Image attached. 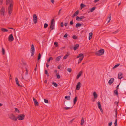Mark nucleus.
<instances>
[{
    "label": "nucleus",
    "mask_w": 126,
    "mask_h": 126,
    "mask_svg": "<svg viewBox=\"0 0 126 126\" xmlns=\"http://www.w3.org/2000/svg\"><path fill=\"white\" fill-rule=\"evenodd\" d=\"M13 1L12 0H6V3L7 5L8 3H10V5L8 7V12L9 14H11L12 11L13 9Z\"/></svg>",
    "instance_id": "f257e3e1"
},
{
    "label": "nucleus",
    "mask_w": 126,
    "mask_h": 126,
    "mask_svg": "<svg viewBox=\"0 0 126 126\" xmlns=\"http://www.w3.org/2000/svg\"><path fill=\"white\" fill-rule=\"evenodd\" d=\"M84 57V55L82 53H80L77 57L76 58H78L80 57L79 59L78 62V64H79L83 59Z\"/></svg>",
    "instance_id": "f03ea898"
},
{
    "label": "nucleus",
    "mask_w": 126,
    "mask_h": 126,
    "mask_svg": "<svg viewBox=\"0 0 126 126\" xmlns=\"http://www.w3.org/2000/svg\"><path fill=\"white\" fill-rule=\"evenodd\" d=\"M104 50L103 49L99 50L98 51L96 52V54L98 56H101L103 55L104 53Z\"/></svg>",
    "instance_id": "7ed1b4c3"
},
{
    "label": "nucleus",
    "mask_w": 126,
    "mask_h": 126,
    "mask_svg": "<svg viewBox=\"0 0 126 126\" xmlns=\"http://www.w3.org/2000/svg\"><path fill=\"white\" fill-rule=\"evenodd\" d=\"M35 49L34 46L33 44H32L31 47V56H33L34 54Z\"/></svg>",
    "instance_id": "20e7f679"
},
{
    "label": "nucleus",
    "mask_w": 126,
    "mask_h": 126,
    "mask_svg": "<svg viewBox=\"0 0 126 126\" xmlns=\"http://www.w3.org/2000/svg\"><path fill=\"white\" fill-rule=\"evenodd\" d=\"M9 118L11 120H14L15 121H16L17 120V118L15 117V116L12 113L10 115Z\"/></svg>",
    "instance_id": "39448f33"
},
{
    "label": "nucleus",
    "mask_w": 126,
    "mask_h": 126,
    "mask_svg": "<svg viewBox=\"0 0 126 126\" xmlns=\"http://www.w3.org/2000/svg\"><path fill=\"white\" fill-rule=\"evenodd\" d=\"M25 117V115L24 114H19L18 115L17 118L20 120H22Z\"/></svg>",
    "instance_id": "423d86ee"
},
{
    "label": "nucleus",
    "mask_w": 126,
    "mask_h": 126,
    "mask_svg": "<svg viewBox=\"0 0 126 126\" xmlns=\"http://www.w3.org/2000/svg\"><path fill=\"white\" fill-rule=\"evenodd\" d=\"M33 21L34 23L36 24L37 22V18L36 14H34L33 15Z\"/></svg>",
    "instance_id": "0eeeda50"
},
{
    "label": "nucleus",
    "mask_w": 126,
    "mask_h": 126,
    "mask_svg": "<svg viewBox=\"0 0 126 126\" xmlns=\"http://www.w3.org/2000/svg\"><path fill=\"white\" fill-rule=\"evenodd\" d=\"M14 38L12 34L10 35L8 37V40L10 41H12L14 40Z\"/></svg>",
    "instance_id": "6e6552de"
},
{
    "label": "nucleus",
    "mask_w": 126,
    "mask_h": 126,
    "mask_svg": "<svg viewBox=\"0 0 126 126\" xmlns=\"http://www.w3.org/2000/svg\"><path fill=\"white\" fill-rule=\"evenodd\" d=\"M114 81V79L113 78H111L108 81V83L110 85Z\"/></svg>",
    "instance_id": "1a4fd4ad"
},
{
    "label": "nucleus",
    "mask_w": 126,
    "mask_h": 126,
    "mask_svg": "<svg viewBox=\"0 0 126 126\" xmlns=\"http://www.w3.org/2000/svg\"><path fill=\"white\" fill-rule=\"evenodd\" d=\"M15 81L16 84L17 85L20 87H22V85H20L19 84L18 79L17 77H16L15 78Z\"/></svg>",
    "instance_id": "9d476101"
},
{
    "label": "nucleus",
    "mask_w": 126,
    "mask_h": 126,
    "mask_svg": "<svg viewBox=\"0 0 126 126\" xmlns=\"http://www.w3.org/2000/svg\"><path fill=\"white\" fill-rule=\"evenodd\" d=\"M15 81L16 84L17 85L20 87H22V85H20L19 84L18 79L17 77H16L15 78Z\"/></svg>",
    "instance_id": "9b49d317"
},
{
    "label": "nucleus",
    "mask_w": 126,
    "mask_h": 126,
    "mask_svg": "<svg viewBox=\"0 0 126 126\" xmlns=\"http://www.w3.org/2000/svg\"><path fill=\"white\" fill-rule=\"evenodd\" d=\"M80 84L81 83L80 82H79L78 83L76 87V89L77 90H79L80 89Z\"/></svg>",
    "instance_id": "f8f14e48"
},
{
    "label": "nucleus",
    "mask_w": 126,
    "mask_h": 126,
    "mask_svg": "<svg viewBox=\"0 0 126 126\" xmlns=\"http://www.w3.org/2000/svg\"><path fill=\"white\" fill-rule=\"evenodd\" d=\"M79 13V10H77L76 11L74 14H73L72 16V17L73 18L75 16H77L78 14Z\"/></svg>",
    "instance_id": "ddd939ff"
},
{
    "label": "nucleus",
    "mask_w": 126,
    "mask_h": 126,
    "mask_svg": "<svg viewBox=\"0 0 126 126\" xmlns=\"http://www.w3.org/2000/svg\"><path fill=\"white\" fill-rule=\"evenodd\" d=\"M111 14H110L109 15V16L107 18V20H108L107 23H108L110 22L111 19Z\"/></svg>",
    "instance_id": "4468645a"
},
{
    "label": "nucleus",
    "mask_w": 126,
    "mask_h": 126,
    "mask_svg": "<svg viewBox=\"0 0 126 126\" xmlns=\"http://www.w3.org/2000/svg\"><path fill=\"white\" fill-rule=\"evenodd\" d=\"M33 99L34 102V104L35 105L38 106V102H37L36 99L34 97L33 98Z\"/></svg>",
    "instance_id": "2eb2a0df"
},
{
    "label": "nucleus",
    "mask_w": 126,
    "mask_h": 126,
    "mask_svg": "<svg viewBox=\"0 0 126 126\" xmlns=\"http://www.w3.org/2000/svg\"><path fill=\"white\" fill-rule=\"evenodd\" d=\"M82 73V71H80L77 75L76 77L77 79H78L81 75Z\"/></svg>",
    "instance_id": "dca6fc26"
},
{
    "label": "nucleus",
    "mask_w": 126,
    "mask_h": 126,
    "mask_svg": "<svg viewBox=\"0 0 126 126\" xmlns=\"http://www.w3.org/2000/svg\"><path fill=\"white\" fill-rule=\"evenodd\" d=\"M79 44H76L73 47V48L74 50H76L79 47Z\"/></svg>",
    "instance_id": "f3484780"
},
{
    "label": "nucleus",
    "mask_w": 126,
    "mask_h": 126,
    "mask_svg": "<svg viewBox=\"0 0 126 126\" xmlns=\"http://www.w3.org/2000/svg\"><path fill=\"white\" fill-rule=\"evenodd\" d=\"M122 74L121 73H119L118 75V78L119 79H120L122 78Z\"/></svg>",
    "instance_id": "a211bd4d"
},
{
    "label": "nucleus",
    "mask_w": 126,
    "mask_h": 126,
    "mask_svg": "<svg viewBox=\"0 0 126 126\" xmlns=\"http://www.w3.org/2000/svg\"><path fill=\"white\" fill-rule=\"evenodd\" d=\"M77 97L76 96L75 97L73 100V103L74 104H75L77 100Z\"/></svg>",
    "instance_id": "6ab92c4d"
},
{
    "label": "nucleus",
    "mask_w": 126,
    "mask_h": 126,
    "mask_svg": "<svg viewBox=\"0 0 126 126\" xmlns=\"http://www.w3.org/2000/svg\"><path fill=\"white\" fill-rule=\"evenodd\" d=\"M61 56H59L57 57L55 59V61L56 62L59 61L61 58Z\"/></svg>",
    "instance_id": "aec40b11"
},
{
    "label": "nucleus",
    "mask_w": 126,
    "mask_h": 126,
    "mask_svg": "<svg viewBox=\"0 0 126 126\" xmlns=\"http://www.w3.org/2000/svg\"><path fill=\"white\" fill-rule=\"evenodd\" d=\"M92 32H91L89 34V40H90L91 39L92 37Z\"/></svg>",
    "instance_id": "412c9836"
},
{
    "label": "nucleus",
    "mask_w": 126,
    "mask_h": 126,
    "mask_svg": "<svg viewBox=\"0 0 126 126\" xmlns=\"http://www.w3.org/2000/svg\"><path fill=\"white\" fill-rule=\"evenodd\" d=\"M81 26V24L78 23H77L76 25V28H78V27H79Z\"/></svg>",
    "instance_id": "4be33fe9"
},
{
    "label": "nucleus",
    "mask_w": 126,
    "mask_h": 126,
    "mask_svg": "<svg viewBox=\"0 0 126 126\" xmlns=\"http://www.w3.org/2000/svg\"><path fill=\"white\" fill-rule=\"evenodd\" d=\"M54 24H51L50 26V28L51 30H52L54 29Z\"/></svg>",
    "instance_id": "5701e85b"
},
{
    "label": "nucleus",
    "mask_w": 126,
    "mask_h": 126,
    "mask_svg": "<svg viewBox=\"0 0 126 126\" xmlns=\"http://www.w3.org/2000/svg\"><path fill=\"white\" fill-rule=\"evenodd\" d=\"M89 10H90L89 12H93L94 10V7H93L91 8Z\"/></svg>",
    "instance_id": "b1692460"
},
{
    "label": "nucleus",
    "mask_w": 126,
    "mask_h": 126,
    "mask_svg": "<svg viewBox=\"0 0 126 126\" xmlns=\"http://www.w3.org/2000/svg\"><path fill=\"white\" fill-rule=\"evenodd\" d=\"M84 122V118L83 117H82V119H81V125H83V124Z\"/></svg>",
    "instance_id": "393cba45"
},
{
    "label": "nucleus",
    "mask_w": 126,
    "mask_h": 126,
    "mask_svg": "<svg viewBox=\"0 0 126 126\" xmlns=\"http://www.w3.org/2000/svg\"><path fill=\"white\" fill-rule=\"evenodd\" d=\"M1 30L2 31L4 32H7L8 31V30H7V29L4 28H2L1 29Z\"/></svg>",
    "instance_id": "a878e982"
},
{
    "label": "nucleus",
    "mask_w": 126,
    "mask_h": 126,
    "mask_svg": "<svg viewBox=\"0 0 126 126\" xmlns=\"http://www.w3.org/2000/svg\"><path fill=\"white\" fill-rule=\"evenodd\" d=\"M1 12H2L3 13V15H4V12H5V10L4 8L3 7H2L1 8V10H0Z\"/></svg>",
    "instance_id": "bb28decb"
},
{
    "label": "nucleus",
    "mask_w": 126,
    "mask_h": 126,
    "mask_svg": "<svg viewBox=\"0 0 126 126\" xmlns=\"http://www.w3.org/2000/svg\"><path fill=\"white\" fill-rule=\"evenodd\" d=\"M2 54L4 55L5 54V50L3 47L2 48Z\"/></svg>",
    "instance_id": "cd10ccee"
},
{
    "label": "nucleus",
    "mask_w": 126,
    "mask_h": 126,
    "mask_svg": "<svg viewBox=\"0 0 126 126\" xmlns=\"http://www.w3.org/2000/svg\"><path fill=\"white\" fill-rule=\"evenodd\" d=\"M114 93L117 96L118 95V93L117 89H116L114 91Z\"/></svg>",
    "instance_id": "c85d7f7f"
},
{
    "label": "nucleus",
    "mask_w": 126,
    "mask_h": 126,
    "mask_svg": "<svg viewBox=\"0 0 126 126\" xmlns=\"http://www.w3.org/2000/svg\"><path fill=\"white\" fill-rule=\"evenodd\" d=\"M65 98L68 100H70V98L69 96H66L65 97Z\"/></svg>",
    "instance_id": "c756f323"
},
{
    "label": "nucleus",
    "mask_w": 126,
    "mask_h": 126,
    "mask_svg": "<svg viewBox=\"0 0 126 126\" xmlns=\"http://www.w3.org/2000/svg\"><path fill=\"white\" fill-rule=\"evenodd\" d=\"M93 95L94 97L92 99V100L93 102H94V92H93Z\"/></svg>",
    "instance_id": "7c9ffc66"
},
{
    "label": "nucleus",
    "mask_w": 126,
    "mask_h": 126,
    "mask_svg": "<svg viewBox=\"0 0 126 126\" xmlns=\"http://www.w3.org/2000/svg\"><path fill=\"white\" fill-rule=\"evenodd\" d=\"M98 106L99 108L101 107V105L99 101H98L97 103Z\"/></svg>",
    "instance_id": "2f4dec72"
},
{
    "label": "nucleus",
    "mask_w": 126,
    "mask_h": 126,
    "mask_svg": "<svg viewBox=\"0 0 126 126\" xmlns=\"http://www.w3.org/2000/svg\"><path fill=\"white\" fill-rule=\"evenodd\" d=\"M76 20L77 21H81L82 20L80 19V17L78 16H77L76 18Z\"/></svg>",
    "instance_id": "473e14b6"
},
{
    "label": "nucleus",
    "mask_w": 126,
    "mask_h": 126,
    "mask_svg": "<svg viewBox=\"0 0 126 126\" xmlns=\"http://www.w3.org/2000/svg\"><path fill=\"white\" fill-rule=\"evenodd\" d=\"M86 6L85 5H84L83 3H82L80 5V7L82 9V8Z\"/></svg>",
    "instance_id": "72a5a7b5"
},
{
    "label": "nucleus",
    "mask_w": 126,
    "mask_h": 126,
    "mask_svg": "<svg viewBox=\"0 0 126 126\" xmlns=\"http://www.w3.org/2000/svg\"><path fill=\"white\" fill-rule=\"evenodd\" d=\"M120 65V64H117L115 65L113 68V69H114L115 68L118 66Z\"/></svg>",
    "instance_id": "f704fd0d"
},
{
    "label": "nucleus",
    "mask_w": 126,
    "mask_h": 126,
    "mask_svg": "<svg viewBox=\"0 0 126 126\" xmlns=\"http://www.w3.org/2000/svg\"><path fill=\"white\" fill-rule=\"evenodd\" d=\"M48 24H47L45 23L44 24V28H47L48 26Z\"/></svg>",
    "instance_id": "c9c22d12"
},
{
    "label": "nucleus",
    "mask_w": 126,
    "mask_h": 126,
    "mask_svg": "<svg viewBox=\"0 0 126 126\" xmlns=\"http://www.w3.org/2000/svg\"><path fill=\"white\" fill-rule=\"evenodd\" d=\"M52 84L55 87H57L58 85L57 83L54 82H53Z\"/></svg>",
    "instance_id": "e433bc0d"
},
{
    "label": "nucleus",
    "mask_w": 126,
    "mask_h": 126,
    "mask_svg": "<svg viewBox=\"0 0 126 126\" xmlns=\"http://www.w3.org/2000/svg\"><path fill=\"white\" fill-rule=\"evenodd\" d=\"M15 109L16 111L18 112V113H19V111L18 109L16 108H15Z\"/></svg>",
    "instance_id": "4c0bfd02"
},
{
    "label": "nucleus",
    "mask_w": 126,
    "mask_h": 126,
    "mask_svg": "<svg viewBox=\"0 0 126 126\" xmlns=\"http://www.w3.org/2000/svg\"><path fill=\"white\" fill-rule=\"evenodd\" d=\"M51 24H54V19L51 20Z\"/></svg>",
    "instance_id": "58836bf2"
},
{
    "label": "nucleus",
    "mask_w": 126,
    "mask_h": 126,
    "mask_svg": "<svg viewBox=\"0 0 126 126\" xmlns=\"http://www.w3.org/2000/svg\"><path fill=\"white\" fill-rule=\"evenodd\" d=\"M117 119H116L115 120V122L114 123L115 125V126H117Z\"/></svg>",
    "instance_id": "ea45409f"
},
{
    "label": "nucleus",
    "mask_w": 126,
    "mask_h": 126,
    "mask_svg": "<svg viewBox=\"0 0 126 126\" xmlns=\"http://www.w3.org/2000/svg\"><path fill=\"white\" fill-rule=\"evenodd\" d=\"M122 86L125 89H126V84H124L122 85Z\"/></svg>",
    "instance_id": "a19ab883"
},
{
    "label": "nucleus",
    "mask_w": 126,
    "mask_h": 126,
    "mask_svg": "<svg viewBox=\"0 0 126 126\" xmlns=\"http://www.w3.org/2000/svg\"><path fill=\"white\" fill-rule=\"evenodd\" d=\"M69 55L68 54H66L65 56H64L63 57V59H66L67 57Z\"/></svg>",
    "instance_id": "79ce46f5"
},
{
    "label": "nucleus",
    "mask_w": 126,
    "mask_h": 126,
    "mask_svg": "<svg viewBox=\"0 0 126 126\" xmlns=\"http://www.w3.org/2000/svg\"><path fill=\"white\" fill-rule=\"evenodd\" d=\"M53 59V58L52 57H51L49 58V59L47 61L48 62H49L50 60H52Z\"/></svg>",
    "instance_id": "37998d69"
},
{
    "label": "nucleus",
    "mask_w": 126,
    "mask_h": 126,
    "mask_svg": "<svg viewBox=\"0 0 126 126\" xmlns=\"http://www.w3.org/2000/svg\"><path fill=\"white\" fill-rule=\"evenodd\" d=\"M98 97V95L95 92V99H96Z\"/></svg>",
    "instance_id": "c03bdc74"
},
{
    "label": "nucleus",
    "mask_w": 126,
    "mask_h": 126,
    "mask_svg": "<svg viewBox=\"0 0 126 126\" xmlns=\"http://www.w3.org/2000/svg\"><path fill=\"white\" fill-rule=\"evenodd\" d=\"M67 71L69 72H71L72 71L71 69V68H69L67 69Z\"/></svg>",
    "instance_id": "a18cd8bd"
},
{
    "label": "nucleus",
    "mask_w": 126,
    "mask_h": 126,
    "mask_svg": "<svg viewBox=\"0 0 126 126\" xmlns=\"http://www.w3.org/2000/svg\"><path fill=\"white\" fill-rule=\"evenodd\" d=\"M41 58V55L40 53H39L38 55V60H39Z\"/></svg>",
    "instance_id": "49530a36"
},
{
    "label": "nucleus",
    "mask_w": 126,
    "mask_h": 126,
    "mask_svg": "<svg viewBox=\"0 0 126 126\" xmlns=\"http://www.w3.org/2000/svg\"><path fill=\"white\" fill-rule=\"evenodd\" d=\"M72 107H65L64 108V109L66 110H67L69 109H70L71 108H72Z\"/></svg>",
    "instance_id": "de8ad7c7"
},
{
    "label": "nucleus",
    "mask_w": 126,
    "mask_h": 126,
    "mask_svg": "<svg viewBox=\"0 0 126 126\" xmlns=\"http://www.w3.org/2000/svg\"><path fill=\"white\" fill-rule=\"evenodd\" d=\"M54 45H55L56 47H57L58 46V43L57 42H55L54 44Z\"/></svg>",
    "instance_id": "09e8293b"
},
{
    "label": "nucleus",
    "mask_w": 126,
    "mask_h": 126,
    "mask_svg": "<svg viewBox=\"0 0 126 126\" xmlns=\"http://www.w3.org/2000/svg\"><path fill=\"white\" fill-rule=\"evenodd\" d=\"M25 70H26V72H25V75H27L28 74V71L27 69V68H25Z\"/></svg>",
    "instance_id": "8fccbe9b"
},
{
    "label": "nucleus",
    "mask_w": 126,
    "mask_h": 126,
    "mask_svg": "<svg viewBox=\"0 0 126 126\" xmlns=\"http://www.w3.org/2000/svg\"><path fill=\"white\" fill-rule=\"evenodd\" d=\"M72 38L73 39H76L77 38V37L76 35L73 36H72Z\"/></svg>",
    "instance_id": "3c124183"
},
{
    "label": "nucleus",
    "mask_w": 126,
    "mask_h": 126,
    "mask_svg": "<svg viewBox=\"0 0 126 126\" xmlns=\"http://www.w3.org/2000/svg\"><path fill=\"white\" fill-rule=\"evenodd\" d=\"M56 75L57 76V77L58 79H59L60 78V75L58 74V73H57Z\"/></svg>",
    "instance_id": "603ef678"
},
{
    "label": "nucleus",
    "mask_w": 126,
    "mask_h": 126,
    "mask_svg": "<svg viewBox=\"0 0 126 126\" xmlns=\"http://www.w3.org/2000/svg\"><path fill=\"white\" fill-rule=\"evenodd\" d=\"M75 119V118H73V119H72V120H70L69 122V124H71L73 122V121Z\"/></svg>",
    "instance_id": "864d4df0"
},
{
    "label": "nucleus",
    "mask_w": 126,
    "mask_h": 126,
    "mask_svg": "<svg viewBox=\"0 0 126 126\" xmlns=\"http://www.w3.org/2000/svg\"><path fill=\"white\" fill-rule=\"evenodd\" d=\"M60 26L61 27H63L64 26L63 23V22H61L60 24Z\"/></svg>",
    "instance_id": "5fc2aeb1"
},
{
    "label": "nucleus",
    "mask_w": 126,
    "mask_h": 126,
    "mask_svg": "<svg viewBox=\"0 0 126 126\" xmlns=\"http://www.w3.org/2000/svg\"><path fill=\"white\" fill-rule=\"evenodd\" d=\"M44 102L45 103H48V101L46 99H44Z\"/></svg>",
    "instance_id": "6e6d98bb"
},
{
    "label": "nucleus",
    "mask_w": 126,
    "mask_h": 126,
    "mask_svg": "<svg viewBox=\"0 0 126 126\" xmlns=\"http://www.w3.org/2000/svg\"><path fill=\"white\" fill-rule=\"evenodd\" d=\"M117 109H116L115 110V117L116 118L117 117Z\"/></svg>",
    "instance_id": "4d7b16f0"
},
{
    "label": "nucleus",
    "mask_w": 126,
    "mask_h": 126,
    "mask_svg": "<svg viewBox=\"0 0 126 126\" xmlns=\"http://www.w3.org/2000/svg\"><path fill=\"white\" fill-rule=\"evenodd\" d=\"M70 25H72L73 24V20L71 21L70 23Z\"/></svg>",
    "instance_id": "13d9d810"
},
{
    "label": "nucleus",
    "mask_w": 126,
    "mask_h": 126,
    "mask_svg": "<svg viewBox=\"0 0 126 126\" xmlns=\"http://www.w3.org/2000/svg\"><path fill=\"white\" fill-rule=\"evenodd\" d=\"M118 30H117V31L114 32H113V33L114 34H116V33H118Z\"/></svg>",
    "instance_id": "bf43d9fd"
},
{
    "label": "nucleus",
    "mask_w": 126,
    "mask_h": 126,
    "mask_svg": "<svg viewBox=\"0 0 126 126\" xmlns=\"http://www.w3.org/2000/svg\"><path fill=\"white\" fill-rule=\"evenodd\" d=\"M68 36L67 33H66L64 36V38H66Z\"/></svg>",
    "instance_id": "052dcab7"
},
{
    "label": "nucleus",
    "mask_w": 126,
    "mask_h": 126,
    "mask_svg": "<svg viewBox=\"0 0 126 126\" xmlns=\"http://www.w3.org/2000/svg\"><path fill=\"white\" fill-rule=\"evenodd\" d=\"M61 10H62L61 9H60L59 10V11L58 12V15H60V13H61Z\"/></svg>",
    "instance_id": "680f3d73"
},
{
    "label": "nucleus",
    "mask_w": 126,
    "mask_h": 126,
    "mask_svg": "<svg viewBox=\"0 0 126 126\" xmlns=\"http://www.w3.org/2000/svg\"><path fill=\"white\" fill-rule=\"evenodd\" d=\"M99 109H100L101 112L102 113H103V110L102 109V108L101 107L100 108H99Z\"/></svg>",
    "instance_id": "e2e57ef3"
},
{
    "label": "nucleus",
    "mask_w": 126,
    "mask_h": 126,
    "mask_svg": "<svg viewBox=\"0 0 126 126\" xmlns=\"http://www.w3.org/2000/svg\"><path fill=\"white\" fill-rule=\"evenodd\" d=\"M112 122H110L108 124V126H110L112 125Z\"/></svg>",
    "instance_id": "0e129e2a"
},
{
    "label": "nucleus",
    "mask_w": 126,
    "mask_h": 126,
    "mask_svg": "<svg viewBox=\"0 0 126 126\" xmlns=\"http://www.w3.org/2000/svg\"><path fill=\"white\" fill-rule=\"evenodd\" d=\"M80 19H81V20L82 19L84 18L85 17H84V16H81L80 17Z\"/></svg>",
    "instance_id": "69168bd1"
},
{
    "label": "nucleus",
    "mask_w": 126,
    "mask_h": 126,
    "mask_svg": "<svg viewBox=\"0 0 126 126\" xmlns=\"http://www.w3.org/2000/svg\"><path fill=\"white\" fill-rule=\"evenodd\" d=\"M45 74H47L48 73L47 71L46 70H45Z\"/></svg>",
    "instance_id": "338daca9"
},
{
    "label": "nucleus",
    "mask_w": 126,
    "mask_h": 126,
    "mask_svg": "<svg viewBox=\"0 0 126 126\" xmlns=\"http://www.w3.org/2000/svg\"><path fill=\"white\" fill-rule=\"evenodd\" d=\"M115 104H116L117 106H118V102H115L114 103Z\"/></svg>",
    "instance_id": "774afa93"
}]
</instances>
